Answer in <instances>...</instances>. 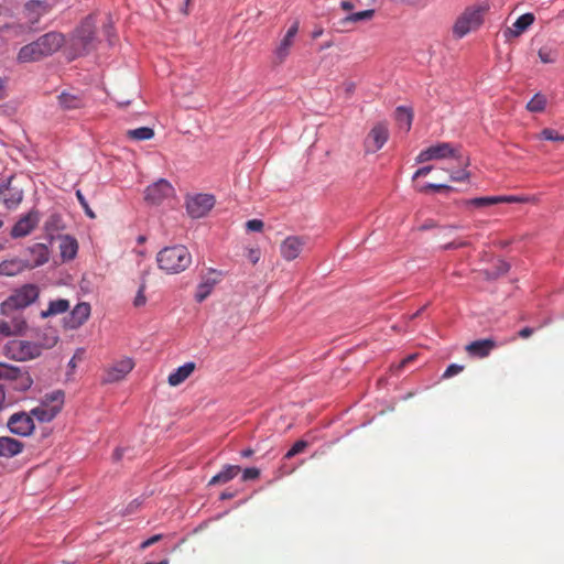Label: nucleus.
<instances>
[{
    "label": "nucleus",
    "instance_id": "nucleus-18",
    "mask_svg": "<svg viewBox=\"0 0 564 564\" xmlns=\"http://www.w3.org/2000/svg\"><path fill=\"white\" fill-rule=\"evenodd\" d=\"M24 449V444L9 436H0V458H11Z\"/></svg>",
    "mask_w": 564,
    "mask_h": 564
},
{
    "label": "nucleus",
    "instance_id": "nucleus-4",
    "mask_svg": "<svg viewBox=\"0 0 564 564\" xmlns=\"http://www.w3.org/2000/svg\"><path fill=\"white\" fill-rule=\"evenodd\" d=\"M96 24L93 15H88L74 31L70 47L75 55H84L96 47Z\"/></svg>",
    "mask_w": 564,
    "mask_h": 564
},
{
    "label": "nucleus",
    "instance_id": "nucleus-9",
    "mask_svg": "<svg viewBox=\"0 0 564 564\" xmlns=\"http://www.w3.org/2000/svg\"><path fill=\"white\" fill-rule=\"evenodd\" d=\"M7 426L11 433L19 436H29L35 429L32 415L26 412L12 414L7 422Z\"/></svg>",
    "mask_w": 564,
    "mask_h": 564
},
{
    "label": "nucleus",
    "instance_id": "nucleus-16",
    "mask_svg": "<svg viewBox=\"0 0 564 564\" xmlns=\"http://www.w3.org/2000/svg\"><path fill=\"white\" fill-rule=\"evenodd\" d=\"M496 347H497V344H496L495 340H492L490 338H486V339H479V340H475V341L469 343L465 347V350L471 357L485 358V357L489 356V354Z\"/></svg>",
    "mask_w": 564,
    "mask_h": 564
},
{
    "label": "nucleus",
    "instance_id": "nucleus-29",
    "mask_svg": "<svg viewBox=\"0 0 564 564\" xmlns=\"http://www.w3.org/2000/svg\"><path fill=\"white\" fill-rule=\"evenodd\" d=\"M31 253L33 254V263L32 267H40L46 263L50 259V252L45 245L35 243L30 248Z\"/></svg>",
    "mask_w": 564,
    "mask_h": 564
},
{
    "label": "nucleus",
    "instance_id": "nucleus-61",
    "mask_svg": "<svg viewBox=\"0 0 564 564\" xmlns=\"http://www.w3.org/2000/svg\"><path fill=\"white\" fill-rule=\"evenodd\" d=\"M539 56H540V58L542 59L543 63L551 62V59L547 56H545L542 51L539 52Z\"/></svg>",
    "mask_w": 564,
    "mask_h": 564
},
{
    "label": "nucleus",
    "instance_id": "nucleus-6",
    "mask_svg": "<svg viewBox=\"0 0 564 564\" xmlns=\"http://www.w3.org/2000/svg\"><path fill=\"white\" fill-rule=\"evenodd\" d=\"M2 351L10 359L25 361L39 357L42 346L28 340L12 339L3 346Z\"/></svg>",
    "mask_w": 564,
    "mask_h": 564
},
{
    "label": "nucleus",
    "instance_id": "nucleus-59",
    "mask_svg": "<svg viewBox=\"0 0 564 564\" xmlns=\"http://www.w3.org/2000/svg\"><path fill=\"white\" fill-rule=\"evenodd\" d=\"M4 400H6V393H4L3 388L0 386V410L3 408Z\"/></svg>",
    "mask_w": 564,
    "mask_h": 564
},
{
    "label": "nucleus",
    "instance_id": "nucleus-15",
    "mask_svg": "<svg viewBox=\"0 0 564 564\" xmlns=\"http://www.w3.org/2000/svg\"><path fill=\"white\" fill-rule=\"evenodd\" d=\"M39 215L36 212H30L25 216L19 219L11 230L13 238H20L28 236L37 225Z\"/></svg>",
    "mask_w": 564,
    "mask_h": 564
},
{
    "label": "nucleus",
    "instance_id": "nucleus-19",
    "mask_svg": "<svg viewBox=\"0 0 564 564\" xmlns=\"http://www.w3.org/2000/svg\"><path fill=\"white\" fill-rule=\"evenodd\" d=\"M33 384V379L26 370L17 368L15 373L10 380V387L20 392L29 390Z\"/></svg>",
    "mask_w": 564,
    "mask_h": 564
},
{
    "label": "nucleus",
    "instance_id": "nucleus-25",
    "mask_svg": "<svg viewBox=\"0 0 564 564\" xmlns=\"http://www.w3.org/2000/svg\"><path fill=\"white\" fill-rule=\"evenodd\" d=\"M69 306H70V304H69L68 300H65V299L54 300L48 303L47 308L45 311H42L40 315L42 318L56 316V315L66 313L69 310Z\"/></svg>",
    "mask_w": 564,
    "mask_h": 564
},
{
    "label": "nucleus",
    "instance_id": "nucleus-42",
    "mask_svg": "<svg viewBox=\"0 0 564 564\" xmlns=\"http://www.w3.org/2000/svg\"><path fill=\"white\" fill-rule=\"evenodd\" d=\"M145 288H147V283H145V280L143 279L139 286L137 296L134 297V301H133V305L135 307L143 306L147 303V297L144 295Z\"/></svg>",
    "mask_w": 564,
    "mask_h": 564
},
{
    "label": "nucleus",
    "instance_id": "nucleus-17",
    "mask_svg": "<svg viewBox=\"0 0 564 564\" xmlns=\"http://www.w3.org/2000/svg\"><path fill=\"white\" fill-rule=\"evenodd\" d=\"M64 402V392L62 390H55L51 393H46L42 398L39 406L46 411L52 410L54 413V417H56V415L62 411Z\"/></svg>",
    "mask_w": 564,
    "mask_h": 564
},
{
    "label": "nucleus",
    "instance_id": "nucleus-10",
    "mask_svg": "<svg viewBox=\"0 0 564 564\" xmlns=\"http://www.w3.org/2000/svg\"><path fill=\"white\" fill-rule=\"evenodd\" d=\"M389 139V130L387 123L379 122L372 127L365 139V150L367 153L379 151Z\"/></svg>",
    "mask_w": 564,
    "mask_h": 564
},
{
    "label": "nucleus",
    "instance_id": "nucleus-45",
    "mask_svg": "<svg viewBox=\"0 0 564 564\" xmlns=\"http://www.w3.org/2000/svg\"><path fill=\"white\" fill-rule=\"evenodd\" d=\"M531 198L528 196H498V204L499 203H528Z\"/></svg>",
    "mask_w": 564,
    "mask_h": 564
},
{
    "label": "nucleus",
    "instance_id": "nucleus-2",
    "mask_svg": "<svg viewBox=\"0 0 564 564\" xmlns=\"http://www.w3.org/2000/svg\"><path fill=\"white\" fill-rule=\"evenodd\" d=\"M159 268L169 274L186 270L192 263V254L183 245L163 248L156 256Z\"/></svg>",
    "mask_w": 564,
    "mask_h": 564
},
{
    "label": "nucleus",
    "instance_id": "nucleus-54",
    "mask_svg": "<svg viewBox=\"0 0 564 564\" xmlns=\"http://www.w3.org/2000/svg\"><path fill=\"white\" fill-rule=\"evenodd\" d=\"M467 243L465 241H459V242L452 241V242H448V243L444 245L443 249L444 250L457 249V248H460V247H465Z\"/></svg>",
    "mask_w": 564,
    "mask_h": 564
},
{
    "label": "nucleus",
    "instance_id": "nucleus-20",
    "mask_svg": "<svg viewBox=\"0 0 564 564\" xmlns=\"http://www.w3.org/2000/svg\"><path fill=\"white\" fill-rule=\"evenodd\" d=\"M195 370L194 362H186L183 366L178 367L176 370L171 372L167 378V382L172 387H176L184 382Z\"/></svg>",
    "mask_w": 564,
    "mask_h": 564
},
{
    "label": "nucleus",
    "instance_id": "nucleus-44",
    "mask_svg": "<svg viewBox=\"0 0 564 564\" xmlns=\"http://www.w3.org/2000/svg\"><path fill=\"white\" fill-rule=\"evenodd\" d=\"M76 197H77V199H78L79 204L82 205V207L84 208L85 214H86L89 218L94 219V218L96 217V215H95V213L91 210V208L89 207V205H88V203H87V200H86L85 196L83 195V193H82L80 191H77V192H76Z\"/></svg>",
    "mask_w": 564,
    "mask_h": 564
},
{
    "label": "nucleus",
    "instance_id": "nucleus-64",
    "mask_svg": "<svg viewBox=\"0 0 564 564\" xmlns=\"http://www.w3.org/2000/svg\"><path fill=\"white\" fill-rule=\"evenodd\" d=\"M147 564H169V562H167L166 560H163V561H161V562H159V563H150V562H149V563H147Z\"/></svg>",
    "mask_w": 564,
    "mask_h": 564
},
{
    "label": "nucleus",
    "instance_id": "nucleus-63",
    "mask_svg": "<svg viewBox=\"0 0 564 564\" xmlns=\"http://www.w3.org/2000/svg\"><path fill=\"white\" fill-rule=\"evenodd\" d=\"M144 241H145V237H144V236H139V237H138V242H139V243H142V242H144Z\"/></svg>",
    "mask_w": 564,
    "mask_h": 564
},
{
    "label": "nucleus",
    "instance_id": "nucleus-50",
    "mask_svg": "<svg viewBox=\"0 0 564 564\" xmlns=\"http://www.w3.org/2000/svg\"><path fill=\"white\" fill-rule=\"evenodd\" d=\"M163 539V535L162 534H155L151 538H149L148 540L143 541L141 544H140V550H145L148 549L149 546L153 545L154 543L161 541Z\"/></svg>",
    "mask_w": 564,
    "mask_h": 564
},
{
    "label": "nucleus",
    "instance_id": "nucleus-39",
    "mask_svg": "<svg viewBox=\"0 0 564 564\" xmlns=\"http://www.w3.org/2000/svg\"><path fill=\"white\" fill-rule=\"evenodd\" d=\"M18 367L0 362V380H7L10 382L12 376L15 373Z\"/></svg>",
    "mask_w": 564,
    "mask_h": 564
},
{
    "label": "nucleus",
    "instance_id": "nucleus-7",
    "mask_svg": "<svg viewBox=\"0 0 564 564\" xmlns=\"http://www.w3.org/2000/svg\"><path fill=\"white\" fill-rule=\"evenodd\" d=\"M215 205V197L209 194H197L186 198V210L192 218L206 216Z\"/></svg>",
    "mask_w": 564,
    "mask_h": 564
},
{
    "label": "nucleus",
    "instance_id": "nucleus-33",
    "mask_svg": "<svg viewBox=\"0 0 564 564\" xmlns=\"http://www.w3.org/2000/svg\"><path fill=\"white\" fill-rule=\"evenodd\" d=\"M293 45V40L289 37H283L279 44V46L275 50V57L278 58L279 63L284 62V59L290 54V50Z\"/></svg>",
    "mask_w": 564,
    "mask_h": 564
},
{
    "label": "nucleus",
    "instance_id": "nucleus-60",
    "mask_svg": "<svg viewBox=\"0 0 564 564\" xmlns=\"http://www.w3.org/2000/svg\"><path fill=\"white\" fill-rule=\"evenodd\" d=\"M253 454V449L247 448L241 452L242 457H250Z\"/></svg>",
    "mask_w": 564,
    "mask_h": 564
},
{
    "label": "nucleus",
    "instance_id": "nucleus-56",
    "mask_svg": "<svg viewBox=\"0 0 564 564\" xmlns=\"http://www.w3.org/2000/svg\"><path fill=\"white\" fill-rule=\"evenodd\" d=\"M533 334V328L524 327L519 332L521 338H529Z\"/></svg>",
    "mask_w": 564,
    "mask_h": 564
},
{
    "label": "nucleus",
    "instance_id": "nucleus-5",
    "mask_svg": "<svg viewBox=\"0 0 564 564\" xmlns=\"http://www.w3.org/2000/svg\"><path fill=\"white\" fill-rule=\"evenodd\" d=\"M40 295V289L35 284H25L15 290L3 303L0 311L3 315H9L14 310L25 308L34 303Z\"/></svg>",
    "mask_w": 564,
    "mask_h": 564
},
{
    "label": "nucleus",
    "instance_id": "nucleus-53",
    "mask_svg": "<svg viewBox=\"0 0 564 564\" xmlns=\"http://www.w3.org/2000/svg\"><path fill=\"white\" fill-rule=\"evenodd\" d=\"M431 171H432V166H423L414 173L413 180H416L417 177H421V176H426Z\"/></svg>",
    "mask_w": 564,
    "mask_h": 564
},
{
    "label": "nucleus",
    "instance_id": "nucleus-62",
    "mask_svg": "<svg viewBox=\"0 0 564 564\" xmlns=\"http://www.w3.org/2000/svg\"><path fill=\"white\" fill-rule=\"evenodd\" d=\"M322 33H323V30L315 31V32L313 33V37H314V39H316V37L321 36V35H322Z\"/></svg>",
    "mask_w": 564,
    "mask_h": 564
},
{
    "label": "nucleus",
    "instance_id": "nucleus-26",
    "mask_svg": "<svg viewBox=\"0 0 564 564\" xmlns=\"http://www.w3.org/2000/svg\"><path fill=\"white\" fill-rule=\"evenodd\" d=\"M58 104L65 110L79 109L84 106L80 95L63 91L58 96Z\"/></svg>",
    "mask_w": 564,
    "mask_h": 564
},
{
    "label": "nucleus",
    "instance_id": "nucleus-34",
    "mask_svg": "<svg viewBox=\"0 0 564 564\" xmlns=\"http://www.w3.org/2000/svg\"><path fill=\"white\" fill-rule=\"evenodd\" d=\"M22 270L20 262L11 260L0 263V274L6 276H13Z\"/></svg>",
    "mask_w": 564,
    "mask_h": 564
},
{
    "label": "nucleus",
    "instance_id": "nucleus-27",
    "mask_svg": "<svg viewBox=\"0 0 564 564\" xmlns=\"http://www.w3.org/2000/svg\"><path fill=\"white\" fill-rule=\"evenodd\" d=\"M26 328V323L23 318H13L12 325L8 322L0 321V337H8L20 334Z\"/></svg>",
    "mask_w": 564,
    "mask_h": 564
},
{
    "label": "nucleus",
    "instance_id": "nucleus-23",
    "mask_svg": "<svg viewBox=\"0 0 564 564\" xmlns=\"http://www.w3.org/2000/svg\"><path fill=\"white\" fill-rule=\"evenodd\" d=\"M61 256L64 260H73L78 251L77 240L70 236H63L59 242Z\"/></svg>",
    "mask_w": 564,
    "mask_h": 564
},
{
    "label": "nucleus",
    "instance_id": "nucleus-24",
    "mask_svg": "<svg viewBox=\"0 0 564 564\" xmlns=\"http://www.w3.org/2000/svg\"><path fill=\"white\" fill-rule=\"evenodd\" d=\"M240 467L238 465H226L223 470L215 475L208 482L209 486L226 484L234 479L239 473Z\"/></svg>",
    "mask_w": 564,
    "mask_h": 564
},
{
    "label": "nucleus",
    "instance_id": "nucleus-14",
    "mask_svg": "<svg viewBox=\"0 0 564 564\" xmlns=\"http://www.w3.org/2000/svg\"><path fill=\"white\" fill-rule=\"evenodd\" d=\"M90 316V305L86 302L78 303L65 318V327L76 329L80 327Z\"/></svg>",
    "mask_w": 564,
    "mask_h": 564
},
{
    "label": "nucleus",
    "instance_id": "nucleus-36",
    "mask_svg": "<svg viewBox=\"0 0 564 564\" xmlns=\"http://www.w3.org/2000/svg\"><path fill=\"white\" fill-rule=\"evenodd\" d=\"M30 414L32 415L33 420L35 419L40 423H48L55 419L52 410L46 411L39 405L33 408Z\"/></svg>",
    "mask_w": 564,
    "mask_h": 564
},
{
    "label": "nucleus",
    "instance_id": "nucleus-35",
    "mask_svg": "<svg viewBox=\"0 0 564 564\" xmlns=\"http://www.w3.org/2000/svg\"><path fill=\"white\" fill-rule=\"evenodd\" d=\"M546 106V97L542 94H535L527 104V109L531 112H542Z\"/></svg>",
    "mask_w": 564,
    "mask_h": 564
},
{
    "label": "nucleus",
    "instance_id": "nucleus-40",
    "mask_svg": "<svg viewBox=\"0 0 564 564\" xmlns=\"http://www.w3.org/2000/svg\"><path fill=\"white\" fill-rule=\"evenodd\" d=\"M540 138L549 141H564V135L558 134L556 130L545 128L541 131Z\"/></svg>",
    "mask_w": 564,
    "mask_h": 564
},
{
    "label": "nucleus",
    "instance_id": "nucleus-30",
    "mask_svg": "<svg viewBox=\"0 0 564 564\" xmlns=\"http://www.w3.org/2000/svg\"><path fill=\"white\" fill-rule=\"evenodd\" d=\"M395 119L401 129L409 131L412 124L413 113L408 108L398 107L395 110Z\"/></svg>",
    "mask_w": 564,
    "mask_h": 564
},
{
    "label": "nucleus",
    "instance_id": "nucleus-52",
    "mask_svg": "<svg viewBox=\"0 0 564 564\" xmlns=\"http://www.w3.org/2000/svg\"><path fill=\"white\" fill-rule=\"evenodd\" d=\"M299 28H300V22L297 20H295L292 23V25L289 28V30L286 31V34L284 36L292 39L294 41V37L299 32Z\"/></svg>",
    "mask_w": 564,
    "mask_h": 564
},
{
    "label": "nucleus",
    "instance_id": "nucleus-57",
    "mask_svg": "<svg viewBox=\"0 0 564 564\" xmlns=\"http://www.w3.org/2000/svg\"><path fill=\"white\" fill-rule=\"evenodd\" d=\"M340 8L345 11H351L355 8V4L351 1L344 0L340 2Z\"/></svg>",
    "mask_w": 564,
    "mask_h": 564
},
{
    "label": "nucleus",
    "instance_id": "nucleus-13",
    "mask_svg": "<svg viewBox=\"0 0 564 564\" xmlns=\"http://www.w3.org/2000/svg\"><path fill=\"white\" fill-rule=\"evenodd\" d=\"M307 239L299 236H289L280 245V253L286 261L296 259L304 247L306 246Z\"/></svg>",
    "mask_w": 564,
    "mask_h": 564
},
{
    "label": "nucleus",
    "instance_id": "nucleus-48",
    "mask_svg": "<svg viewBox=\"0 0 564 564\" xmlns=\"http://www.w3.org/2000/svg\"><path fill=\"white\" fill-rule=\"evenodd\" d=\"M449 187L445 184H433V183H429L426 185H423L421 187H419V192L421 193H425L427 191H435V192H440V191H443V189H448Z\"/></svg>",
    "mask_w": 564,
    "mask_h": 564
},
{
    "label": "nucleus",
    "instance_id": "nucleus-37",
    "mask_svg": "<svg viewBox=\"0 0 564 564\" xmlns=\"http://www.w3.org/2000/svg\"><path fill=\"white\" fill-rule=\"evenodd\" d=\"M495 204H498V196L476 197L467 200V205L478 208Z\"/></svg>",
    "mask_w": 564,
    "mask_h": 564
},
{
    "label": "nucleus",
    "instance_id": "nucleus-41",
    "mask_svg": "<svg viewBox=\"0 0 564 564\" xmlns=\"http://www.w3.org/2000/svg\"><path fill=\"white\" fill-rule=\"evenodd\" d=\"M213 283H200L196 293V301L203 302L212 292Z\"/></svg>",
    "mask_w": 564,
    "mask_h": 564
},
{
    "label": "nucleus",
    "instance_id": "nucleus-51",
    "mask_svg": "<svg viewBox=\"0 0 564 564\" xmlns=\"http://www.w3.org/2000/svg\"><path fill=\"white\" fill-rule=\"evenodd\" d=\"M299 28H300V22L297 20H295L292 23V25L289 28V30L286 31V34L284 36L292 39L294 41V37L299 32Z\"/></svg>",
    "mask_w": 564,
    "mask_h": 564
},
{
    "label": "nucleus",
    "instance_id": "nucleus-11",
    "mask_svg": "<svg viewBox=\"0 0 564 564\" xmlns=\"http://www.w3.org/2000/svg\"><path fill=\"white\" fill-rule=\"evenodd\" d=\"M35 43L41 57L44 58L57 52L64 45L65 39L62 33L48 32L40 36Z\"/></svg>",
    "mask_w": 564,
    "mask_h": 564
},
{
    "label": "nucleus",
    "instance_id": "nucleus-32",
    "mask_svg": "<svg viewBox=\"0 0 564 564\" xmlns=\"http://www.w3.org/2000/svg\"><path fill=\"white\" fill-rule=\"evenodd\" d=\"M127 137L131 140L144 141L152 139L154 137V131L149 127H140L137 129L128 130Z\"/></svg>",
    "mask_w": 564,
    "mask_h": 564
},
{
    "label": "nucleus",
    "instance_id": "nucleus-28",
    "mask_svg": "<svg viewBox=\"0 0 564 564\" xmlns=\"http://www.w3.org/2000/svg\"><path fill=\"white\" fill-rule=\"evenodd\" d=\"M534 22V15L532 13H524L520 15L512 24L508 32L512 36L521 35L532 23Z\"/></svg>",
    "mask_w": 564,
    "mask_h": 564
},
{
    "label": "nucleus",
    "instance_id": "nucleus-38",
    "mask_svg": "<svg viewBox=\"0 0 564 564\" xmlns=\"http://www.w3.org/2000/svg\"><path fill=\"white\" fill-rule=\"evenodd\" d=\"M307 446H308V443L304 440H300V441L295 442L293 444V446L285 454V458L290 459V458L294 457L295 455L304 452Z\"/></svg>",
    "mask_w": 564,
    "mask_h": 564
},
{
    "label": "nucleus",
    "instance_id": "nucleus-21",
    "mask_svg": "<svg viewBox=\"0 0 564 564\" xmlns=\"http://www.w3.org/2000/svg\"><path fill=\"white\" fill-rule=\"evenodd\" d=\"M42 59L35 41L22 46L17 55V61L22 64Z\"/></svg>",
    "mask_w": 564,
    "mask_h": 564
},
{
    "label": "nucleus",
    "instance_id": "nucleus-46",
    "mask_svg": "<svg viewBox=\"0 0 564 564\" xmlns=\"http://www.w3.org/2000/svg\"><path fill=\"white\" fill-rule=\"evenodd\" d=\"M259 476H260V470L257 467H249L242 471V480L243 481L257 479V478H259Z\"/></svg>",
    "mask_w": 564,
    "mask_h": 564
},
{
    "label": "nucleus",
    "instance_id": "nucleus-43",
    "mask_svg": "<svg viewBox=\"0 0 564 564\" xmlns=\"http://www.w3.org/2000/svg\"><path fill=\"white\" fill-rule=\"evenodd\" d=\"M464 366L462 365H457V364H452L449 365L446 370L444 371L442 378L443 379H448V378H452L458 373H460L463 370H464Z\"/></svg>",
    "mask_w": 564,
    "mask_h": 564
},
{
    "label": "nucleus",
    "instance_id": "nucleus-31",
    "mask_svg": "<svg viewBox=\"0 0 564 564\" xmlns=\"http://www.w3.org/2000/svg\"><path fill=\"white\" fill-rule=\"evenodd\" d=\"M373 15H375V10L368 9V10L350 13L347 17H345L344 19H341L339 21V23L341 25H346L348 23H357L360 21H368V20H371L373 18Z\"/></svg>",
    "mask_w": 564,
    "mask_h": 564
},
{
    "label": "nucleus",
    "instance_id": "nucleus-22",
    "mask_svg": "<svg viewBox=\"0 0 564 564\" xmlns=\"http://www.w3.org/2000/svg\"><path fill=\"white\" fill-rule=\"evenodd\" d=\"M0 194L2 195L3 204L9 209L18 207L23 199V192L14 187L0 188Z\"/></svg>",
    "mask_w": 564,
    "mask_h": 564
},
{
    "label": "nucleus",
    "instance_id": "nucleus-58",
    "mask_svg": "<svg viewBox=\"0 0 564 564\" xmlns=\"http://www.w3.org/2000/svg\"><path fill=\"white\" fill-rule=\"evenodd\" d=\"M416 355H410L408 356L406 358H404L403 360H401V362L399 364V368H404L408 364L412 362L414 359H415Z\"/></svg>",
    "mask_w": 564,
    "mask_h": 564
},
{
    "label": "nucleus",
    "instance_id": "nucleus-12",
    "mask_svg": "<svg viewBox=\"0 0 564 564\" xmlns=\"http://www.w3.org/2000/svg\"><path fill=\"white\" fill-rule=\"evenodd\" d=\"M134 367V362L131 358H123L119 361L113 362L105 370L102 378L104 383H113L121 381L126 376L131 372Z\"/></svg>",
    "mask_w": 564,
    "mask_h": 564
},
{
    "label": "nucleus",
    "instance_id": "nucleus-55",
    "mask_svg": "<svg viewBox=\"0 0 564 564\" xmlns=\"http://www.w3.org/2000/svg\"><path fill=\"white\" fill-rule=\"evenodd\" d=\"M344 89H345L346 94L348 96H350L354 94V91L356 89V85L352 82H346V83H344Z\"/></svg>",
    "mask_w": 564,
    "mask_h": 564
},
{
    "label": "nucleus",
    "instance_id": "nucleus-49",
    "mask_svg": "<svg viewBox=\"0 0 564 564\" xmlns=\"http://www.w3.org/2000/svg\"><path fill=\"white\" fill-rule=\"evenodd\" d=\"M247 258L252 264H257L261 258V252L258 248H251L247 252Z\"/></svg>",
    "mask_w": 564,
    "mask_h": 564
},
{
    "label": "nucleus",
    "instance_id": "nucleus-47",
    "mask_svg": "<svg viewBox=\"0 0 564 564\" xmlns=\"http://www.w3.org/2000/svg\"><path fill=\"white\" fill-rule=\"evenodd\" d=\"M264 224L260 219H251L246 223V228L249 231H262Z\"/></svg>",
    "mask_w": 564,
    "mask_h": 564
},
{
    "label": "nucleus",
    "instance_id": "nucleus-1",
    "mask_svg": "<svg viewBox=\"0 0 564 564\" xmlns=\"http://www.w3.org/2000/svg\"><path fill=\"white\" fill-rule=\"evenodd\" d=\"M451 159L455 162L452 166L445 167L449 173V177L455 182H463L469 178V172L466 167L469 164L467 158L463 156L458 149L454 148L452 143L442 142L429 147L420 152L416 158L419 163L427 162L431 160Z\"/></svg>",
    "mask_w": 564,
    "mask_h": 564
},
{
    "label": "nucleus",
    "instance_id": "nucleus-3",
    "mask_svg": "<svg viewBox=\"0 0 564 564\" xmlns=\"http://www.w3.org/2000/svg\"><path fill=\"white\" fill-rule=\"evenodd\" d=\"M486 6H473L466 8L456 19L453 25V35L455 39H463L468 33L476 31L484 22V15L487 12Z\"/></svg>",
    "mask_w": 564,
    "mask_h": 564
},
{
    "label": "nucleus",
    "instance_id": "nucleus-8",
    "mask_svg": "<svg viewBox=\"0 0 564 564\" xmlns=\"http://www.w3.org/2000/svg\"><path fill=\"white\" fill-rule=\"evenodd\" d=\"M174 195V187L172 184L160 178L155 183L149 185L145 188L144 199L152 205H160L165 199L172 197Z\"/></svg>",
    "mask_w": 564,
    "mask_h": 564
}]
</instances>
